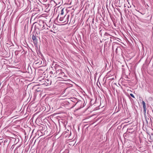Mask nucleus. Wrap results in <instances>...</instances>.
I'll return each instance as SVG.
<instances>
[{"label":"nucleus","instance_id":"obj_1","mask_svg":"<svg viewBox=\"0 0 153 153\" xmlns=\"http://www.w3.org/2000/svg\"><path fill=\"white\" fill-rule=\"evenodd\" d=\"M35 26L38 30H42L45 28V22L42 20L39 21V23H36Z\"/></svg>","mask_w":153,"mask_h":153},{"label":"nucleus","instance_id":"obj_2","mask_svg":"<svg viewBox=\"0 0 153 153\" xmlns=\"http://www.w3.org/2000/svg\"><path fill=\"white\" fill-rule=\"evenodd\" d=\"M55 66H56V68H55L56 71L55 74L56 73V76H58L63 71H64V69H63V70H62L61 67L56 64L55 65Z\"/></svg>","mask_w":153,"mask_h":153},{"label":"nucleus","instance_id":"obj_3","mask_svg":"<svg viewBox=\"0 0 153 153\" xmlns=\"http://www.w3.org/2000/svg\"><path fill=\"white\" fill-rule=\"evenodd\" d=\"M38 35V33L36 32H34L33 33L32 39L33 41L34 45H36L38 43V39L36 38V37H38L37 36Z\"/></svg>","mask_w":153,"mask_h":153},{"label":"nucleus","instance_id":"obj_4","mask_svg":"<svg viewBox=\"0 0 153 153\" xmlns=\"http://www.w3.org/2000/svg\"><path fill=\"white\" fill-rule=\"evenodd\" d=\"M64 71H63L58 76L59 78H62V79H66V78H67V77L65 74Z\"/></svg>","mask_w":153,"mask_h":153},{"label":"nucleus","instance_id":"obj_5","mask_svg":"<svg viewBox=\"0 0 153 153\" xmlns=\"http://www.w3.org/2000/svg\"><path fill=\"white\" fill-rule=\"evenodd\" d=\"M142 103L143 105V108L144 110L145 111H146V105L145 102L144 101H143L142 102Z\"/></svg>","mask_w":153,"mask_h":153},{"label":"nucleus","instance_id":"obj_6","mask_svg":"<svg viewBox=\"0 0 153 153\" xmlns=\"http://www.w3.org/2000/svg\"><path fill=\"white\" fill-rule=\"evenodd\" d=\"M64 18L63 17H60L59 19V20L60 21L62 22L63 21Z\"/></svg>","mask_w":153,"mask_h":153},{"label":"nucleus","instance_id":"obj_7","mask_svg":"<svg viewBox=\"0 0 153 153\" xmlns=\"http://www.w3.org/2000/svg\"><path fill=\"white\" fill-rule=\"evenodd\" d=\"M91 1H92V0H89V1L87 0V1L88 2H89V3H88V5H90V3H91Z\"/></svg>","mask_w":153,"mask_h":153},{"label":"nucleus","instance_id":"obj_8","mask_svg":"<svg viewBox=\"0 0 153 153\" xmlns=\"http://www.w3.org/2000/svg\"><path fill=\"white\" fill-rule=\"evenodd\" d=\"M63 13H64V11H63V9H62L61 10V13L60 14V15H63Z\"/></svg>","mask_w":153,"mask_h":153},{"label":"nucleus","instance_id":"obj_9","mask_svg":"<svg viewBox=\"0 0 153 153\" xmlns=\"http://www.w3.org/2000/svg\"><path fill=\"white\" fill-rule=\"evenodd\" d=\"M8 140H6H6H4V143H6L7 142H8Z\"/></svg>","mask_w":153,"mask_h":153},{"label":"nucleus","instance_id":"obj_10","mask_svg":"<svg viewBox=\"0 0 153 153\" xmlns=\"http://www.w3.org/2000/svg\"><path fill=\"white\" fill-rule=\"evenodd\" d=\"M130 95L131 97H133V98H134V95H133V94H130Z\"/></svg>","mask_w":153,"mask_h":153},{"label":"nucleus","instance_id":"obj_11","mask_svg":"<svg viewBox=\"0 0 153 153\" xmlns=\"http://www.w3.org/2000/svg\"><path fill=\"white\" fill-rule=\"evenodd\" d=\"M19 141V139H15V141Z\"/></svg>","mask_w":153,"mask_h":153},{"label":"nucleus","instance_id":"obj_12","mask_svg":"<svg viewBox=\"0 0 153 153\" xmlns=\"http://www.w3.org/2000/svg\"><path fill=\"white\" fill-rule=\"evenodd\" d=\"M13 148H14V146H13H13H12V147H11V148H12V149H13Z\"/></svg>","mask_w":153,"mask_h":153},{"label":"nucleus","instance_id":"obj_13","mask_svg":"<svg viewBox=\"0 0 153 153\" xmlns=\"http://www.w3.org/2000/svg\"><path fill=\"white\" fill-rule=\"evenodd\" d=\"M85 10L86 9V6H85Z\"/></svg>","mask_w":153,"mask_h":153},{"label":"nucleus","instance_id":"obj_14","mask_svg":"<svg viewBox=\"0 0 153 153\" xmlns=\"http://www.w3.org/2000/svg\"><path fill=\"white\" fill-rule=\"evenodd\" d=\"M86 97H88V96L87 95L86 96Z\"/></svg>","mask_w":153,"mask_h":153},{"label":"nucleus","instance_id":"obj_15","mask_svg":"<svg viewBox=\"0 0 153 153\" xmlns=\"http://www.w3.org/2000/svg\"><path fill=\"white\" fill-rule=\"evenodd\" d=\"M65 22V21L63 22Z\"/></svg>","mask_w":153,"mask_h":153}]
</instances>
